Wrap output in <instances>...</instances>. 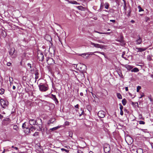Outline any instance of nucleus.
Returning a JSON list of instances; mask_svg holds the SVG:
<instances>
[{
    "label": "nucleus",
    "instance_id": "nucleus-45",
    "mask_svg": "<svg viewBox=\"0 0 153 153\" xmlns=\"http://www.w3.org/2000/svg\"><path fill=\"white\" fill-rule=\"evenodd\" d=\"M11 63L10 62H7V66H10L11 65Z\"/></svg>",
    "mask_w": 153,
    "mask_h": 153
},
{
    "label": "nucleus",
    "instance_id": "nucleus-62",
    "mask_svg": "<svg viewBox=\"0 0 153 153\" xmlns=\"http://www.w3.org/2000/svg\"><path fill=\"white\" fill-rule=\"evenodd\" d=\"M123 58H124L125 59H126V57H123Z\"/></svg>",
    "mask_w": 153,
    "mask_h": 153
},
{
    "label": "nucleus",
    "instance_id": "nucleus-28",
    "mask_svg": "<svg viewBox=\"0 0 153 153\" xmlns=\"http://www.w3.org/2000/svg\"><path fill=\"white\" fill-rule=\"evenodd\" d=\"M69 3L72 4H78V5L79 4V3L77 2L76 1H70L69 2Z\"/></svg>",
    "mask_w": 153,
    "mask_h": 153
},
{
    "label": "nucleus",
    "instance_id": "nucleus-23",
    "mask_svg": "<svg viewBox=\"0 0 153 153\" xmlns=\"http://www.w3.org/2000/svg\"><path fill=\"white\" fill-rule=\"evenodd\" d=\"M94 32L95 33H98L100 34H110L111 33L110 32H106V33H102V32H99L96 31H94Z\"/></svg>",
    "mask_w": 153,
    "mask_h": 153
},
{
    "label": "nucleus",
    "instance_id": "nucleus-12",
    "mask_svg": "<svg viewBox=\"0 0 153 153\" xmlns=\"http://www.w3.org/2000/svg\"><path fill=\"white\" fill-rule=\"evenodd\" d=\"M147 49V48H138L136 47V49L137 50V52H141L145 51Z\"/></svg>",
    "mask_w": 153,
    "mask_h": 153
},
{
    "label": "nucleus",
    "instance_id": "nucleus-10",
    "mask_svg": "<svg viewBox=\"0 0 153 153\" xmlns=\"http://www.w3.org/2000/svg\"><path fill=\"white\" fill-rule=\"evenodd\" d=\"M105 113L102 111H99L97 114L98 116L100 118H104L105 116Z\"/></svg>",
    "mask_w": 153,
    "mask_h": 153
},
{
    "label": "nucleus",
    "instance_id": "nucleus-37",
    "mask_svg": "<svg viewBox=\"0 0 153 153\" xmlns=\"http://www.w3.org/2000/svg\"><path fill=\"white\" fill-rule=\"evenodd\" d=\"M140 124H143L144 125L145 124V122L143 121H140L138 122Z\"/></svg>",
    "mask_w": 153,
    "mask_h": 153
},
{
    "label": "nucleus",
    "instance_id": "nucleus-35",
    "mask_svg": "<svg viewBox=\"0 0 153 153\" xmlns=\"http://www.w3.org/2000/svg\"><path fill=\"white\" fill-rule=\"evenodd\" d=\"M61 150L62 151H65L66 152V153H68L69 152V151L68 150H67L66 149H65L64 148H62L61 149Z\"/></svg>",
    "mask_w": 153,
    "mask_h": 153
},
{
    "label": "nucleus",
    "instance_id": "nucleus-50",
    "mask_svg": "<svg viewBox=\"0 0 153 153\" xmlns=\"http://www.w3.org/2000/svg\"><path fill=\"white\" fill-rule=\"evenodd\" d=\"M27 65L28 66L30 67V68H31V65L29 63L27 64Z\"/></svg>",
    "mask_w": 153,
    "mask_h": 153
},
{
    "label": "nucleus",
    "instance_id": "nucleus-16",
    "mask_svg": "<svg viewBox=\"0 0 153 153\" xmlns=\"http://www.w3.org/2000/svg\"><path fill=\"white\" fill-rule=\"evenodd\" d=\"M142 41V39L140 37H139L135 41L136 44L137 45H139L141 43Z\"/></svg>",
    "mask_w": 153,
    "mask_h": 153
},
{
    "label": "nucleus",
    "instance_id": "nucleus-7",
    "mask_svg": "<svg viewBox=\"0 0 153 153\" xmlns=\"http://www.w3.org/2000/svg\"><path fill=\"white\" fill-rule=\"evenodd\" d=\"M37 53L38 59L40 61H42L43 60L44 58L43 54L40 52H38Z\"/></svg>",
    "mask_w": 153,
    "mask_h": 153
},
{
    "label": "nucleus",
    "instance_id": "nucleus-20",
    "mask_svg": "<svg viewBox=\"0 0 153 153\" xmlns=\"http://www.w3.org/2000/svg\"><path fill=\"white\" fill-rule=\"evenodd\" d=\"M49 51L51 54L54 53L55 52V51L53 47H51L49 48Z\"/></svg>",
    "mask_w": 153,
    "mask_h": 153
},
{
    "label": "nucleus",
    "instance_id": "nucleus-64",
    "mask_svg": "<svg viewBox=\"0 0 153 153\" xmlns=\"http://www.w3.org/2000/svg\"><path fill=\"white\" fill-rule=\"evenodd\" d=\"M90 153H93V152H90Z\"/></svg>",
    "mask_w": 153,
    "mask_h": 153
},
{
    "label": "nucleus",
    "instance_id": "nucleus-63",
    "mask_svg": "<svg viewBox=\"0 0 153 153\" xmlns=\"http://www.w3.org/2000/svg\"><path fill=\"white\" fill-rule=\"evenodd\" d=\"M0 116L1 117H2L3 116L1 114H0Z\"/></svg>",
    "mask_w": 153,
    "mask_h": 153
},
{
    "label": "nucleus",
    "instance_id": "nucleus-61",
    "mask_svg": "<svg viewBox=\"0 0 153 153\" xmlns=\"http://www.w3.org/2000/svg\"><path fill=\"white\" fill-rule=\"evenodd\" d=\"M122 57L123 58V57H124V56H123V54H122Z\"/></svg>",
    "mask_w": 153,
    "mask_h": 153
},
{
    "label": "nucleus",
    "instance_id": "nucleus-19",
    "mask_svg": "<svg viewBox=\"0 0 153 153\" xmlns=\"http://www.w3.org/2000/svg\"><path fill=\"white\" fill-rule=\"evenodd\" d=\"M55 120L54 118H51L49 120H48V124L50 125L51 123H53Z\"/></svg>",
    "mask_w": 153,
    "mask_h": 153
},
{
    "label": "nucleus",
    "instance_id": "nucleus-31",
    "mask_svg": "<svg viewBox=\"0 0 153 153\" xmlns=\"http://www.w3.org/2000/svg\"><path fill=\"white\" fill-rule=\"evenodd\" d=\"M117 98L119 99H122V97L121 94L119 93H117Z\"/></svg>",
    "mask_w": 153,
    "mask_h": 153
},
{
    "label": "nucleus",
    "instance_id": "nucleus-24",
    "mask_svg": "<svg viewBox=\"0 0 153 153\" xmlns=\"http://www.w3.org/2000/svg\"><path fill=\"white\" fill-rule=\"evenodd\" d=\"M60 128V127L58 126L57 127H55L53 128H50V131H51L55 130L57 129L58 128Z\"/></svg>",
    "mask_w": 153,
    "mask_h": 153
},
{
    "label": "nucleus",
    "instance_id": "nucleus-56",
    "mask_svg": "<svg viewBox=\"0 0 153 153\" xmlns=\"http://www.w3.org/2000/svg\"><path fill=\"white\" fill-rule=\"evenodd\" d=\"M131 22H132V23H134V20H131Z\"/></svg>",
    "mask_w": 153,
    "mask_h": 153
},
{
    "label": "nucleus",
    "instance_id": "nucleus-11",
    "mask_svg": "<svg viewBox=\"0 0 153 153\" xmlns=\"http://www.w3.org/2000/svg\"><path fill=\"white\" fill-rule=\"evenodd\" d=\"M29 123L30 124L31 126L34 125H38V123L37 121L33 119H30L29 120Z\"/></svg>",
    "mask_w": 153,
    "mask_h": 153
},
{
    "label": "nucleus",
    "instance_id": "nucleus-25",
    "mask_svg": "<svg viewBox=\"0 0 153 153\" xmlns=\"http://www.w3.org/2000/svg\"><path fill=\"white\" fill-rule=\"evenodd\" d=\"M13 129L17 131H18L19 130V128L16 125H14L13 126Z\"/></svg>",
    "mask_w": 153,
    "mask_h": 153
},
{
    "label": "nucleus",
    "instance_id": "nucleus-57",
    "mask_svg": "<svg viewBox=\"0 0 153 153\" xmlns=\"http://www.w3.org/2000/svg\"><path fill=\"white\" fill-rule=\"evenodd\" d=\"M130 11H129V13H128V16H129L130 15Z\"/></svg>",
    "mask_w": 153,
    "mask_h": 153
},
{
    "label": "nucleus",
    "instance_id": "nucleus-48",
    "mask_svg": "<svg viewBox=\"0 0 153 153\" xmlns=\"http://www.w3.org/2000/svg\"><path fill=\"white\" fill-rule=\"evenodd\" d=\"M69 125V122H65V125Z\"/></svg>",
    "mask_w": 153,
    "mask_h": 153
},
{
    "label": "nucleus",
    "instance_id": "nucleus-42",
    "mask_svg": "<svg viewBox=\"0 0 153 153\" xmlns=\"http://www.w3.org/2000/svg\"><path fill=\"white\" fill-rule=\"evenodd\" d=\"M144 96V95L143 93H142L140 94V98H141L143 97Z\"/></svg>",
    "mask_w": 153,
    "mask_h": 153
},
{
    "label": "nucleus",
    "instance_id": "nucleus-22",
    "mask_svg": "<svg viewBox=\"0 0 153 153\" xmlns=\"http://www.w3.org/2000/svg\"><path fill=\"white\" fill-rule=\"evenodd\" d=\"M139 71L138 69L137 68H135L131 70L132 72H137Z\"/></svg>",
    "mask_w": 153,
    "mask_h": 153
},
{
    "label": "nucleus",
    "instance_id": "nucleus-60",
    "mask_svg": "<svg viewBox=\"0 0 153 153\" xmlns=\"http://www.w3.org/2000/svg\"><path fill=\"white\" fill-rule=\"evenodd\" d=\"M125 54V53L124 52H123V55H124Z\"/></svg>",
    "mask_w": 153,
    "mask_h": 153
},
{
    "label": "nucleus",
    "instance_id": "nucleus-15",
    "mask_svg": "<svg viewBox=\"0 0 153 153\" xmlns=\"http://www.w3.org/2000/svg\"><path fill=\"white\" fill-rule=\"evenodd\" d=\"M51 98L55 101L56 103H58L59 102V101H58L57 99L56 98L55 95L52 94L51 95Z\"/></svg>",
    "mask_w": 153,
    "mask_h": 153
},
{
    "label": "nucleus",
    "instance_id": "nucleus-40",
    "mask_svg": "<svg viewBox=\"0 0 153 153\" xmlns=\"http://www.w3.org/2000/svg\"><path fill=\"white\" fill-rule=\"evenodd\" d=\"M95 53H100V54L103 55L104 56H105L104 53L103 52H99V51H96V52H95Z\"/></svg>",
    "mask_w": 153,
    "mask_h": 153
},
{
    "label": "nucleus",
    "instance_id": "nucleus-58",
    "mask_svg": "<svg viewBox=\"0 0 153 153\" xmlns=\"http://www.w3.org/2000/svg\"><path fill=\"white\" fill-rule=\"evenodd\" d=\"M151 145H152V147L153 148V143H152L151 144Z\"/></svg>",
    "mask_w": 153,
    "mask_h": 153
},
{
    "label": "nucleus",
    "instance_id": "nucleus-14",
    "mask_svg": "<svg viewBox=\"0 0 153 153\" xmlns=\"http://www.w3.org/2000/svg\"><path fill=\"white\" fill-rule=\"evenodd\" d=\"M78 55L81 56L82 57L85 59H87L89 56L90 54L88 53H86L81 54H78Z\"/></svg>",
    "mask_w": 153,
    "mask_h": 153
},
{
    "label": "nucleus",
    "instance_id": "nucleus-9",
    "mask_svg": "<svg viewBox=\"0 0 153 153\" xmlns=\"http://www.w3.org/2000/svg\"><path fill=\"white\" fill-rule=\"evenodd\" d=\"M47 62L49 65H53L55 64L54 61L52 58L51 57L47 58Z\"/></svg>",
    "mask_w": 153,
    "mask_h": 153
},
{
    "label": "nucleus",
    "instance_id": "nucleus-46",
    "mask_svg": "<svg viewBox=\"0 0 153 153\" xmlns=\"http://www.w3.org/2000/svg\"><path fill=\"white\" fill-rule=\"evenodd\" d=\"M79 105L78 104H77L76 105H75L74 106V107L76 108H79Z\"/></svg>",
    "mask_w": 153,
    "mask_h": 153
},
{
    "label": "nucleus",
    "instance_id": "nucleus-33",
    "mask_svg": "<svg viewBox=\"0 0 153 153\" xmlns=\"http://www.w3.org/2000/svg\"><path fill=\"white\" fill-rule=\"evenodd\" d=\"M4 90L3 89L1 88L0 89V94H3L4 93Z\"/></svg>",
    "mask_w": 153,
    "mask_h": 153
},
{
    "label": "nucleus",
    "instance_id": "nucleus-27",
    "mask_svg": "<svg viewBox=\"0 0 153 153\" xmlns=\"http://www.w3.org/2000/svg\"><path fill=\"white\" fill-rule=\"evenodd\" d=\"M35 74V79H37L38 78L39 73L37 71H36Z\"/></svg>",
    "mask_w": 153,
    "mask_h": 153
},
{
    "label": "nucleus",
    "instance_id": "nucleus-30",
    "mask_svg": "<svg viewBox=\"0 0 153 153\" xmlns=\"http://www.w3.org/2000/svg\"><path fill=\"white\" fill-rule=\"evenodd\" d=\"M137 153H143V150L141 149H138L137 151Z\"/></svg>",
    "mask_w": 153,
    "mask_h": 153
},
{
    "label": "nucleus",
    "instance_id": "nucleus-44",
    "mask_svg": "<svg viewBox=\"0 0 153 153\" xmlns=\"http://www.w3.org/2000/svg\"><path fill=\"white\" fill-rule=\"evenodd\" d=\"M120 114L122 116L123 115V110H120Z\"/></svg>",
    "mask_w": 153,
    "mask_h": 153
},
{
    "label": "nucleus",
    "instance_id": "nucleus-47",
    "mask_svg": "<svg viewBox=\"0 0 153 153\" xmlns=\"http://www.w3.org/2000/svg\"><path fill=\"white\" fill-rule=\"evenodd\" d=\"M110 21L113 23H115L116 21L115 20H110Z\"/></svg>",
    "mask_w": 153,
    "mask_h": 153
},
{
    "label": "nucleus",
    "instance_id": "nucleus-18",
    "mask_svg": "<svg viewBox=\"0 0 153 153\" xmlns=\"http://www.w3.org/2000/svg\"><path fill=\"white\" fill-rule=\"evenodd\" d=\"M1 31V35L4 37H5L7 36L6 32L3 30H0Z\"/></svg>",
    "mask_w": 153,
    "mask_h": 153
},
{
    "label": "nucleus",
    "instance_id": "nucleus-5",
    "mask_svg": "<svg viewBox=\"0 0 153 153\" xmlns=\"http://www.w3.org/2000/svg\"><path fill=\"white\" fill-rule=\"evenodd\" d=\"M0 102L1 106L3 108H5L8 104V102L7 101L2 98H1Z\"/></svg>",
    "mask_w": 153,
    "mask_h": 153
},
{
    "label": "nucleus",
    "instance_id": "nucleus-54",
    "mask_svg": "<svg viewBox=\"0 0 153 153\" xmlns=\"http://www.w3.org/2000/svg\"><path fill=\"white\" fill-rule=\"evenodd\" d=\"M140 130H141V131H143L145 132V131L146 130L145 129H140Z\"/></svg>",
    "mask_w": 153,
    "mask_h": 153
},
{
    "label": "nucleus",
    "instance_id": "nucleus-29",
    "mask_svg": "<svg viewBox=\"0 0 153 153\" xmlns=\"http://www.w3.org/2000/svg\"><path fill=\"white\" fill-rule=\"evenodd\" d=\"M122 104L123 105H125L126 103V100L125 98L123 99L122 101Z\"/></svg>",
    "mask_w": 153,
    "mask_h": 153
},
{
    "label": "nucleus",
    "instance_id": "nucleus-43",
    "mask_svg": "<svg viewBox=\"0 0 153 153\" xmlns=\"http://www.w3.org/2000/svg\"><path fill=\"white\" fill-rule=\"evenodd\" d=\"M11 147L12 148H13L14 149H15L16 150H18V148L16 147H14V146H12Z\"/></svg>",
    "mask_w": 153,
    "mask_h": 153
},
{
    "label": "nucleus",
    "instance_id": "nucleus-59",
    "mask_svg": "<svg viewBox=\"0 0 153 153\" xmlns=\"http://www.w3.org/2000/svg\"><path fill=\"white\" fill-rule=\"evenodd\" d=\"M5 152V149L2 152V153H4Z\"/></svg>",
    "mask_w": 153,
    "mask_h": 153
},
{
    "label": "nucleus",
    "instance_id": "nucleus-1",
    "mask_svg": "<svg viewBox=\"0 0 153 153\" xmlns=\"http://www.w3.org/2000/svg\"><path fill=\"white\" fill-rule=\"evenodd\" d=\"M27 123L25 122L23 123L22 125V128L23 129L25 132L27 134H28L30 133V129L29 127L28 126Z\"/></svg>",
    "mask_w": 153,
    "mask_h": 153
},
{
    "label": "nucleus",
    "instance_id": "nucleus-49",
    "mask_svg": "<svg viewBox=\"0 0 153 153\" xmlns=\"http://www.w3.org/2000/svg\"><path fill=\"white\" fill-rule=\"evenodd\" d=\"M97 41L99 43H104V42H103L101 40H97Z\"/></svg>",
    "mask_w": 153,
    "mask_h": 153
},
{
    "label": "nucleus",
    "instance_id": "nucleus-52",
    "mask_svg": "<svg viewBox=\"0 0 153 153\" xmlns=\"http://www.w3.org/2000/svg\"><path fill=\"white\" fill-rule=\"evenodd\" d=\"M16 88V87L15 86H13V90H15Z\"/></svg>",
    "mask_w": 153,
    "mask_h": 153
},
{
    "label": "nucleus",
    "instance_id": "nucleus-2",
    "mask_svg": "<svg viewBox=\"0 0 153 153\" xmlns=\"http://www.w3.org/2000/svg\"><path fill=\"white\" fill-rule=\"evenodd\" d=\"M76 67L78 69L82 72L85 71L86 69V66L84 64L81 63L77 64Z\"/></svg>",
    "mask_w": 153,
    "mask_h": 153
},
{
    "label": "nucleus",
    "instance_id": "nucleus-41",
    "mask_svg": "<svg viewBox=\"0 0 153 153\" xmlns=\"http://www.w3.org/2000/svg\"><path fill=\"white\" fill-rule=\"evenodd\" d=\"M119 105L120 106V110H122L123 108V106L122 105L121 103Z\"/></svg>",
    "mask_w": 153,
    "mask_h": 153
},
{
    "label": "nucleus",
    "instance_id": "nucleus-26",
    "mask_svg": "<svg viewBox=\"0 0 153 153\" xmlns=\"http://www.w3.org/2000/svg\"><path fill=\"white\" fill-rule=\"evenodd\" d=\"M77 9L80 10H83L84 9V7L81 6H79L76 7Z\"/></svg>",
    "mask_w": 153,
    "mask_h": 153
},
{
    "label": "nucleus",
    "instance_id": "nucleus-3",
    "mask_svg": "<svg viewBox=\"0 0 153 153\" xmlns=\"http://www.w3.org/2000/svg\"><path fill=\"white\" fill-rule=\"evenodd\" d=\"M15 52V49L13 47L11 48L9 52L10 56L12 58H15L16 56V54Z\"/></svg>",
    "mask_w": 153,
    "mask_h": 153
},
{
    "label": "nucleus",
    "instance_id": "nucleus-21",
    "mask_svg": "<svg viewBox=\"0 0 153 153\" xmlns=\"http://www.w3.org/2000/svg\"><path fill=\"white\" fill-rule=\"evenodd\" d=\"M29 129H30V133L31 131H35L36 129L33 126H30L29 127Z\"/></svg>",
    "mask_w": 153,
    "mask_h": 153
},
{
    "label": "nucleus",
    "instance_id": "nucleus-36",
    "mask_svg": "<svg viewBox=\"0 0 153 153\" xmlns=\"http://www.w3.org/2000/svg\"><path fill=\"white\" fill-rule=\"evenodd\" d=\"M81 110L82 111L81 114L79 113V116H81L84 113V111L82 108H81Z\"/></svg>",
    "mask_w": 153,
    "mask_h": 153
},
{
    "label": "nucleus",
    "instance_id": "nucleus-32",
    "mask_svg": "<svg viewBox=\"0 0 153 153\" xmlns=\"http://www.w3.org/2000/svg\"><path fill=\"white\" fill-rule=\"evenodd\" d=\"M104 6H105V7L106 9H108V8L109 6V4L107 2L105 3L104 4Z\"/></svg>",
    "mask_w": 153,
    "mask_h": 153
},
{
    "label": "nucleus",
    "instance_id": "nucleus-13",
    "mask_svg": "<svg viewBox=\"0 0 153 153\" xmlns=\"http://www.w3.org/2000/svg\"><path fill=\"white\" fill-rule=\"evenodd\" d=\"M10 120L9 118H7L3 121V124L4 125H7L10 123Z\"/></svg>",
    "mask_w": 153,
    "mask_h": 153
},
{
    "label": "nucleus",
    "instance_id": "nucleus-6",
    "mask_svg": "<svg viewBox=\"0 0 153 153\" xmlns=\"http://www.w3.org/2000/svg\"><path fill=\"white\" fill-rule=\"evenodd\" d=\"M103 149L105 152L106 153H108L111 150L110 146L108 144H105Z\"/></svg>",
    "mask_w": 153,
    "mask_h": 153
},
{
    "label": "nucleus",
    "instance_id": "nucleus-39",
    "mask_svg": "<svg viewBox=\"0 0 153 153\" xmlns=\"http://www.w3.org/2000/svg\"><path fill=\"white\" fill-rule=\"evenodd\" d=\"M9 81H10V83H11V82L13 81V78L11 77H10L9 78Z\"/></svg>",
    "mask_w": 153,
    "mask_h": 153
},
{
    "label": "nucleus",
    "instance_id": "nucleus-4",
    "mask_svg": "<svg viewBox=\"0 0 153 153\" xmlns=\"http://www.w3.org/2000/svg\"><path fill=\"white\" fill-rule=\"evenodd\" d=\"M40 90L42 91H45L48 89V88L42 83H40L39 85Z\"/></svg>",
    "mask_w": 153,
    "mask_h": 153
},
{
    "label": "nucleus",
    "instance_id": "nucleus-8",
    "mask_svg": "<svg viewBox=\"0 0 153 153\" xmlns=\"http://www.w3.org/2000/svg\"><path fill=\"white\" fill-rule=\"evenodd\" d=\"M91 45L94 46L95 47L97 48H100L102 49L103 48L104 46L95 43H94L91 42Z\"/></svg>",
    "mask_w": 153,
    "mask_h": 153
},
{
    "label": "nucleus",
    "instance_id": "nucleus-51",
    "mask_svg": "<svg viewBox=\"0 0 153 153\" xmlns=\"http://www.w3.org/2000/svg\"><path fill=\"white\" fill-rule=\"evenodd\" d=\"M125 90L126 91H128V88L127 87H126Z\"/></svg>",
    "mask_w": 153,
    "mask_h": 153
},
{
    "label": "nucleus",
    "instance_id": "nucleus-34",
    "mask_svg": "<svg viewBox=\"0 0 153 153\" xmlns=\"http://www.w3.org/2000/svg\"><path fill=\"white\" fill-rule=\"evenodd\" d=\"M138 8L139 9V12L144 11V10L142 9L140 6H138Z\"/></svg>",
    "mask_w": 153,
    "mask_h": 153
},
{
    "label": "nucleus",
    "instance_id": "nucleus-17",
    "mask_svg": "<svg viewBox=\"0 0 153 153\" xmlns=\"http://www.w3.org/2000/svg\"><path fill=\"white\" fill-rule=\"evenodd\" d=\"M123 66L128 70H130L133 68V67L132 66L128 65H124Z\"/></svg>",
    "mask_w": 153,
    "mask_h": 153
},
{
    "label": "nucleus",
    "instance_id": "nucleus-55",
    "mask_svg": "<svg viewBox=\"0 0 153 153\" xmlns=\"http://www.w3.org/2000/svg\"><path fill=\"white\" fill-rule=\"evenodd\" d=\"M126 5H125V6L124 7V9H125V10H126Z\"/></svg>",
    "mask_w": 153,
    "mask_h": 153
},
{
    "label": "nucleus",
    "instance_id": "nucleus-38",
    "mask_svg": "<svg viewBox=\"0 0 153 153\" xmlns=\"http://www.w3.org/2000/svg\"><path fill=\"white\" fill-rule=\"evenodd\" d=\"M141 88V87L139 86H138L137 87V92H138L140 90Z\"/></svg>",
    "mask_w": 153,
    "mask_h": 153
},
{
    "label": "nucleus",
    "instance_id": "nucleus-53",
    "mask_svg": "<svg viewBox=\"0 0 153 153\" xmlns=\"http://www.w3.org/2000/svg\"><path fill=\"white\" fill-rule=\"evenodd\" d=\"M80 94L81 96H82L83 95V93L82 92H81Z\"/></svg>",
    "mask_w": 153,
    "mask_h": 153
}]
</instances>
